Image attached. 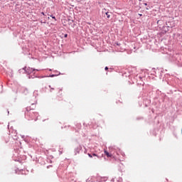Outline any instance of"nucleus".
Wrapping results in <instances>:
<instances>
[{"instance_id": "9d476101", "label": "nucleus", "mask_w": 182, "mask_h": 182, "mask_svg": "<svg viewBox=\"0 0 182 182\" xmlns=\"http://www.w3.org/2000/svg\"><path fill=\"white\" fill-rule=\"evenodd\" d=\"M88 156H89V157H90V158L93 157V156H92V154H88Z\"/></svg>"}, {"instance_id": "39448f33", "label": "nucleus", "mask_w": 182, "mask_h": 182, "mask_svg": "<svg viewBox=\"0 0 182 182\" xmlns=\"http://www.w3.org/2000/svg\"><path fill=\"white\" fill-rule=\"evenodd\" d=\"M49 87H50V92H53V90H55V88L54 87H52V86L49 85Z\"/></svg>"}, {"instance_id": "ddd939ff", "label": "nucleus", "mask_w": 182, "mask_h": 182, "mask_svg": "<svg viewBox=\"0 0 182 182\" xmlns=\"http://www.w3.org/2000/svg\"><path fill=\"white\" fill-rule=\"evenodd\" d=\"M109 70V68L105 67V70Z\"/></svg>"}, {"instance_id": "f03ea898", "label": "nucleus", "mask_w": 182, "mask_h": 182, "mask_svg": "<svg viewBox=\"0 0 182 182\" xmlns=\"http://www.w3.org/2000/svg\"><path fill=\"white\" fill-rule=\"evenodd\" d=\"M21 90H22L23 95H24L25 96L29 94V90L27 88H21Z\"/></svg>"}, {"instance_id": "6e6552de", "label": "nucleus", "mask_w": 182, "mask_h": 182, "mask_svg": "<svg viewBox=\"0 0 182 182\" xmlns=\"http://www.w3.org/2000/svg\"><path fill=\"white\" fill-rule=\"evenodd\" d=\"M162 32H163L164 33H167V32H168V30H163Z\"/></svg>"}, {"instance_id": "0eeeda50", "label": "nucleus", "mask_w": 182, "mask_h": 182, "mask_svg": "<svg viewBox=\"0 0 182 182\" xmlns=\"http://www.w3.org/2000/svg\"><path fill=\"white\" fill-rule=\"evenodd\" d=\"M35 69L33 68H29V71H28V73H31V72H33Z\"/></svg>"}, {"instance_id": "4468645a", "label": "nucleus", "mask_w": 182, "mask_h": 182, "mask_svg": "<svg viewBox=\"0 0 182 182\" xmlns=\"http://www.w3.org/2000/svg\"><path fill=\"white\" fill-rule=\"evenodd\" d=\"M92 124H96V122H92Z\"/></svg>"}, {"instance_id": "f257e3e1", "label": "nucleus", "mask_w": 182, "mask_h": 182, "mask_svg": "<svg viewBox=\"0 0 182 182\" xmlns=\"http://www.w3.org/2000/svg\"><path fill=\"white\" fill-rule=\"evenodd\" d=\"M166 26L168 28H174V26H176V23L174 22V20H171L166 23Z\"/></svg>"}, {"instance_id": "423d86ee", "label": "nucleus", "mask_w": 182, "mask_h": 182, "mask_svg": "<svg viewBox=\"0 0 182 182\" xmlns=\"http://www.w3.org/2000/svg\"><path fill=\"white\" fill-rule=\"evenodd\" d=\"M105 15H107V17L108 18V19L110 18V14H109V11L106 12Z\"/></svg>"}, {"instance_id": "f8f14e48", "label": "nucleus", "mask_w": 182, "mask_h": 182, "mask_svg": "<svg viewBox=\"0 0 182 182\" xmlns=\"http://www.w3.org/2000/svg\"><path fill=\"white\" fill-rule=\"evenodd\" d=\"M64 38H68V34H65V35L64 36Z\"/></svg>"}, {"instance_id": "2eb2a0df", "label": "nucleus", "mask_w": 182, "mask_h": 182, "mask_svg": "<svg viewBox=\"0 0 182 182\" xmlns=\"http://www.w3.org/2000/svg\"><path fill=\"white\" fill-rule=\"evenodd\" d=\"M41 14H42V15H45V13H43V12H42Z\"/></svg>"}, {"instance_id": "1a4fd4ad", "label": "nucleus", "mask_w": 182, "mask_h": 182, "mask_svg": "<svg viewBox=\"0 0 182 182\" xmlns=\"http://www.w3.org/2000/svg\"><path fill=\"white\" fill-rule=\"evenodd\" d=\"M50 18H53V19H55V21H56V18L53 16V15H50Z\"/></svg>"}, {"instance_id": "20e7f679", "label": "nucleus", "mask_w": 182, "mask_h": 182, "mask_svg": "<svg viewBox=\"0 0 182 182\" xmlns=\"http://www.w3.org/2000/svg\"><path fill=\"white\" fill-rule=\"evenodd\" d=\"M62 88H58V96H62Z\"/></svg>"}, {"instance_id": "7ed1b4c3", "label": "nucleus", "mask_w": 182, "mask_h": 182, "mask_svg": "<svg viewBox=\"0 0 182 182\" xmlns=\"http://www.w3.org/2000/svg\"><path fill=\"white\" fill-rule=\"evenodd\" d=\"M105 154L107 156V157H112V154H109L107 151H105Z\"/></svg>"}, {"instance_id": "dca6fc26", "label": "nucleus", "mask_w": 182, "mask_h": 182, "mask_svg": "<svg viewBox=\"0 0 182 182\" xmlns=\"http://www.w3.org/2000/svg\"><path fill=\"white\" fill-rule=\"evenodd\" d=\"M35 114H38V112H36Z\"/></svg>"}, {"instance_id": "9b49d317", "label": "nucleus", "mask_w": 182, "mask_h": 182, "mask_svg": "<svg viewBox=\"0 0 182 182\" xmlns=\"http://www.w3.org/2000/svg\"><path fill=\"white\" fill-rule=\"evenodd\" d=\"M92 156H93L94 157H97V155H96V154H93Z\"/></svg>"}]
</instances>
